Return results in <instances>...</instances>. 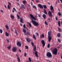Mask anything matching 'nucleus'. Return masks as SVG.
Wrapping results in <instances>:
<instances>
[{"mask_svg":"<svg viewBox=\"0 0 62 62\" xmlns=\"http://www.w3.org/2000/svg\"><path fill=\"white\" fill-rule=\"evenodd\" d=\"M32 8H37L35 6H33L32 7Z\"/></svg>","mask_w":62,"mask_h":62,"instance_id":"nucleus-43","label":"nucleus"},{"mask_svg":"<svg viewBox=\"0 0 62 62\" xmlns=\"http://www.w3.org/2000/svg\"><path fill=\"white\" fill-rule=\"evenodd\" d=\"M40 38L42 39V38H44V35L43 34H42L41 35V36L40 37Z\"/></svg>","mask_w":62,"mask_h":62,"instance_id":"nucleus-16","label":"nucleus"},{"mask_svg":"<svg viewBox=\"0 0 62 62\" xmlns=\"http://www.w3.org/2000/svg\"><path fill=\"white\" fill-rule=\"evenodd\" d=\"M7 41L8 43H9V39H7Z\"/></svg>","mask_w":62,"mask_h":62,"instance_id":"nucleus-37","label":"nucleus"},{"mask_svg":"<svg viewBox=\"0 0 62 62\" xmlns=\"http://www.w3.org/2000/svg\"><path fill=\"white\" fill-rule=\"evenodd\" d=\"M43 7H44V8H47V6L46 5H43Z\"/></svg>","mask_w":62,"mask_h":62,"instance_id":"nucleus-29","label":"nucleus"},{"mask_svg":"<svg viewBox=\"0 0 62 62\" xmlns=\"http://www.w3.org/2000/svg\"><path fill=\"white\" fill-rule=\"evenodd\" d=\"M62 45L61 44H60L59 46L58 47V48H60V47H61V46H62Z\"/></svg>","mask_w":62,"mask_h":62,"instance_id":"nucleus-34","label":"nucleus"},{"mask_svg":"<svg viewBox=\"0 0 62 62\" xmlns=\"http://www.w3.org/2000/svg\"><path fill=\"white\" fill-rule=\"evenodd\" d=\"M12 12H14V11L13 10Z\"/></svg>","mask_w":62,"mask_h":62,"instance_id":"nucleus-62","label":"nucleus"},{"mask_svg":"<svg viewBox=\"0 0 62 62\" xmlns=\"http://www.w3.org/2000/svg\"><path fill=\"white\" fill-rule=\"evenodd\" d=\"M23 18L22 17L20 18V22L22 23H23Z\"/></svg>","mask_w":62,"mask_h":62,"instance_id":"nucleus-15","label":"nucleus"},{"mask_svg":"<svg viewBox=\"0 0 62 62\" xmlns=\"http://www.w3.org/2000/svg\"><path fill=\"white\" fill-rule=\"evenodd\" d=\"M17 45L18 47H21L22 45L21 43L19 42H18L17 43Z\"/></svg>","mask_w":62,"mask_h":62,"instance_id":"nucleus-8","label":"nucleus"},{"mask_svg":"<svg viewBox=\"0 0 62 62\" xmlns=\"http://www.w3.org/2000/svg\"><path fill=\"white\" fill-rule=\"evenodd\" d=\"M2 32L3 31H2V30H0V32L1 33V34H2Z\"/></svg>","mask_w":62,"mask_h":62,"instance_id":"nucleus-39","label":"nucleus"},{"mask_svg":"<svg viewBox=\"0 0 62 62\" xmlns=\"http://www.w3.org/2000/svg\"><path fill=\"white\" fill-rule=\"evenodd\" d=\"M5 7L6 8H7V6H6V5H4Z\"/></svg>","mask_w":62,"mask_h":62,"instance_id":"nucleus-54","label":"nucleus"},{"mask_svg":"<svg viewBox=\"0 0 62 62\" xmlns=\"http://www.w3.org/2000/svg\"><path fill=\"white\" fill-rule=\"evenodd\" d=\"M23 4L25 5V3H26V1H24V0L23 1Z\"/></svg>","mask_w":62,"mask_h":62,"instance_id":"nucleus-28","label":"nucleus"},{"mask_svg":"<svg viewBox=\"0 0 62 62\" xmlns=\"http://www.w3.org/2000/svg\"><path fill=\"white\" fill-rule=\"evenodd\" d=\"M8 8L9 9H10V6L9 4H8Z\"/></svg>","mask_w":62,"mask_h":62,"instance_id":"nucleus-27","label":"nucleus"},{"mask_svg":"<svg viewBox=\"0 0 62 62\" xmlns=\"http://www.w3.org/2000/svg\"><path fill=\"white\" fill-rule=\"evenodd\" d=\"M58 31L59 32H61V30L59 28H58Z\"/></svg>","mask_w":62,"mask_h":62,"instance_id":"nucleus-30","label":"nucleus"},{"mask_svg":"<svg viewBox=\"0 0 62 62\" xmlns=\"http://www.w3.org/2000/svg\"><path fill=\"white\" fill-rule=\"evenodd\" d=\"M19 52H20V53H21V52H22L21 51V50H20V49H19Z\"/></svg>","mask_w":62,"mask_h":62,"instance_id":"nucleus-56","label":"nucleus"},{"mask_svg":"<svg viewBox=\"0 0 62 62\" xmlns=\"http://www.w3.org/2000/svg\"><path fill=\"white\" fill-rule=\"evenodd\" d=\"M13 51L14 52H15L17 51V48L16 47H14L12 49Z\"/></svg>","mask_w":62,"mask_h":62,"instance_id":"nucleus-10","label":"nucleus"},{"mask_svg":"<svg viewBox=\"0 0 62 62\" xmlns=\"http://www.w3.org/2000/svg\"><path fill=\"white\" fill-rule=\"evenodd\" d=\"M20 9H22V7H20Z\"/></svg>","mask_w":62,"mask_h":62,"instance_id":"nucleus-59","label":"nucleus"},{"mask_svg":"<svg viewBox=\"0 0 62 62\" xmlns=\"http://www.w3.org/2000/svg\"><path fill=\"white\" fill-rule=\"evenodd\" d=\"M29 60L30 62H31V58H30V57L29 58Z\"/></svg>","mask_w":62,"mask_h":62,"instance_id":"nucleus-35","label":"nucleus"},{"mask_svg":"<svg viewBox=\"0 0 62 62\" xmlns=\"http://www.w3.org/2000/svg\"><path fill=\"white\" fill-rule=\"evenodd\" d=\"M58 40L59 42H61V40H60V39H58Z\"/></svg>","mask_w":62,"mask_h":62,"instance_id":"nucleus-41","label":"nucleus"},{"mask_svg":"<svg viewBox=\"0 0 62 62\" xmlns=\"http://www.w3.org/2000/svg\"><path fill=\"white\" fill-rule=\"evenodd\" d=\"M48 40L50 42L51 41V40L52 39V38L50 36H48Z\"/></svg>","mask_w":62,"mask_h":62,"instance_id":"nucleus-11","label":"nucleus"},{"mask_svg":"<svg viewBox=\"0 0 62 62\" xmlns=\"http://www.w3.org/2000/svg\"><path fill=\"white\" fill-rule=\"evenodd\" d=\"M36 34L37 36H39V33H36Z\"/></svg>","mask_w":62,"mask_h":62,"instance_id":"nucleus-47","label":"nucleus"},{"mask_svg":"<svg viewBox=\"0 0 62 62\" xmlns=\"http://www.w3.org/2000/svg\"><path fill=\"white\" fill-rule=\"evenodd\" d=\"M13 9H14V10L15 11H16V12H17V11H16V9H15V8H13Z\"/></svg>","mask_w":62,"mask_h":62,"instance_id":"nucleus-44","label":"nucleus"},{"mask_svg":"<svg viewBox=\"0 0 62 62\" xmlns=\"http://www.w3.org/2000/svg\"><path fill=\"white\" fill-rule=\"evenodd\" d=\"M21 7L22 8H23L24 9H25V7L24 6V5L23 4L21 5Z\"/></svg>","mask_w":62,"mask_h":62,"instance_id":"nucleus-19","label":"nucleus"},{"mask_svg":"<svg viewBox=\"0 0 62 62\" xmlns=\"http://www.w3.org/2000/svg\"><path fill=\"white\" fill-rule=\"evenodd\" d=\"M6 36H7V37H8V36H9V34H8V33L7 32H6Z\"/></svg>","mask_w":62,"mask_h":62,"instance_id":"nucleus-25","label":"nucleus"},{"mask_svg":"<svg viewBox=\"0 0 62 62\" xmlns=\"http://www.w3.org/2000/svg\"><path fill=\"white\" fill-rule=\"evenodd\" d=\"M48 20H48H49V21H50V18H49Z\"/></svg>","mask_w":62,"mask_h":62,"instance_id":"nucleus-63","label":"nucleus"},{"mask_svg":"<svg viewBox=\"0 0 62 62\" xmlns=\"http://www.w3.org/2000/svg\"><path fill=\"white\" fill-rule=\"evenodd\" d=\"M60 1L61 2V3H62V0H60Z\"/></svg>","mask_w":62,"mask_h":62,"instance_id":"nucleus-60","label":"nucleus"},{"mask_svg":"<svg viewBox=\"0 0 62 62\" xmlns=\"http://www.w3.org/2000/svg\"><path fill=\"white\" fill-rule=\"evenodd\" d=\"M8 4H9V5H11V3H10L9 2H8Z\"/></svg>","mask_w":62,"mask_h":62,"instance_id":"nucleus-57","label":"nucleus"},{"mask_svg":"<svg viewBox=\"0 0 62 62\" xmlns=\"http://www.w3.org/2000/svg\"><path fill=\"white\" fill-rule=\"evenodd\" d=\"M17 17L18 19H20V16H19L18 15H17Z\"/></svg>","mask_w":62,"mask_h":62,"instance_id":"nucleus-40","label":"nucleus"},{"mask_svg":"<svg viewBox=\"0 0 62 62\" xmlns=\"http://www.w3.org/2000/svg\"><path fill=\"white\" fill-rule=\"evenodd\" d=\"M61 24H62V21H61Z\"/></svg>","mask_w":62,"mask_h":62,"instance_id":"nucleus-64","label":"nucleus"},{"mask_svg":"<svg viewBox=\"0 0 62 62\" xmlns=\"http://www.w3.org/2000/svg\"><path fill=\"white\" fill-rule=\"evenodd\" d=\"M60 36H61V34L60 33H58L57 34V36L58 38H60Z\"/></svg>","mask_w":62,"mask_h":62,"instance_id":"nucleus-20","label":"nucleus"},{"mask_svg":"<svg viewBox=\"0 0 62 62\" xmlns=\"http://www.w3.org/2000/svg\"><path fill=\"white\" fill-rule=\"evenodd\" d=\"M36 1L37 2H39V0H36Z\"/></svg>","mask_w":62,"mask_h":62,"instance_id":"nucleus-58","label":"nucleus"},{"mask_svg":"<svg viewBox=\"0 0 62 62\" xmlns=\"http://www.w3.org/2000/svg\"><path fill=\"white\" fill-rule=\"evenodd\" d=\"M48 14L49 15V17H53V15H52L51 11H49Z\"/></svg>","mask_w":62,"mask_h":62,"instance_id":"nucleus-7","label":"nucleus"},{"mask_svg":"<svg viewBox=\"0 0 62 62\" xmlns=\"http://www.w3.org/2000/svg\"><path fill=\"white\" fill-rule=\"evenodd\" d=\"M50 10L52 12V13H54V7L52 6H51L50 7Z\"/></svg>","mask_w":62,"mask_h":62,"instance_id":"nucleus-5","label":"nucleus"},{"mask_svg":"<svg viewBox=\"0 0 62 62\" xmlns=\"http://www.w3.org/2000/svg\"><path fill=\"white\" fill-rule=\"evenodd\" d=\"M51 34L52 32L50 31H49L48 33V36H50L51 35Z\"/></svg>","mask_w":62,"mask_h":62,"instance_id":"nucleus-12","label":"nucleus"},{"mask_svg":"<svg viewBox=\"0 0 62 62\" xmlns=\"http://www.w3.org/2000/svg\"><path fill=\"white\" fill-rule=\"evenodd\" d=\"M30 16L31 18V21L32 23L35 26H38L39 25V24L38 22H37L36 21L34 20H36V18H35L33 15L31 14L30 15ZM33 19L34 20H33Z\"/></svg>","mask_w":62,"mask_h":62,"instance_id":"nucleus-1","label":"nucleus"},{"mask_svg":"<svg viewBox=\"0 0 62 62\" xmlns=\"http://www.w3.org/2000/svg\"><path fill=\"white\" fill-rule=\"evenodd\" d=\"M0 11L1 12H2V13H3L4 12L3 11V10H1Z\"/></svg>","mask_w":62,"mask_h":62,"instance_id":"nucleus-53","label":"nucleus"},{"mask_svg":"<svg viewBox=\"0 0 62 62\" xmlns=\"http://www.w3.org/2000/svg\"><path fill=\"white\" fill-rule=\"evenodd\" d=\"M46 56L48 57H52V54H51V53L50 52L47 53Z\"/></svg>","mask_w":62,"mask_h":62,"instance_id":"nucleus-4","label":"nucleus"},{"mask_svg":"<svg viewBox=\"0 0 62 62\" xmlns=\"http://www.w3.org/2000/svg\"><path fill=\"white\" fill-rule=\"evenodd\" d=\"M10 16L11 18H12L13 20H14V16H13V15H10Z\"/></svg>","mask_w":62,"mask_h":62,"instance_id":"nucleus-17","label":"nucleus"},{"mask_svg":"<svg viewBox=\"0 0 62 62\" xmlns=\"http://www.w3.org/2000/svg\"><path fill=\"white\" fill-rule=\"evenodd\" d=\"M16 56L17 57V58H19V55H18V54H16Z\"/></svg>","mask_w":62,"mask_h":62,"instance_id":"nucleus-51","label":"nucleus"},{"mask_svg":"<svg viewBox=\"0 0 62 62\" xmlns=\"http://www.w3.org/2000/svg\"><path fill=\"white\" fill-rule=\"evenodd\" d=\"M31 44L33 46H34V43L32 42H31Z\"/></svg>","mask_w":62,"mask_h":62,"instance_id":"nucleus-48","label":"nucleus"},{"mask_svg":"<svg viewBox=\"0 0 62 62\" xmlns=\"http://www.w3.org/2000/svg\"><path fill=\"white\" fill-rule=\"evenodd\" d=\"M33 38L35 39V40L36 39V36H35V35H34V34H33Z\"/></svg>","mask_w":62,"mask_h":62,"instance_id":"nucleus-22","label":"nucleus"},{"mask_svg":"<svg viewBox=\"0 0 62 62\" xmlns=\"http://www.w3.org/2000/svg\"><path fill=\"white\" fill-rule=\"evenodd\" d=\"M41 43L43 45V47L44 48V47L45 46V41L44 40H42L41 41Z\"/></svg>","mask_w":62,"mask_h":62,"instance_id":"nucleus-6","label":"nucleus"},{"mask_svg":"<svg viewBox=\"0 0 62 62\" xmlns=\"http://www.w3.org/2000/svg\"><path fill=\"white\" fill-rule=\"evenodd\" d=\"M6 27L7 28V29H8V25H6Z\"/></svg>","mask_w":62,"mask_h":62,"instance_id":"nucleus-33","label":"nucleus"},{"mask_svg":"<svg viewBox=\"0 0 62 62\" xmlns=\"http://www.w3.org/2000/svg\"><path fill=\"white\" fill-rule=\"evenodd\" d=\"M57 53V49L56 48H55L54 50H53V53L54 54L56 55Z\"/></svg>","mask_w":62,"mask_h":62,"instance_id":"nucleus-2","label":"nucleus"},{"mask_svg":"<svg viewBox=\"0 0 62 62\" xmlns=\"http://www.w3.org/2000/svg\"><path fill=\"white\" fill-rule=\"evenodd\" d=\"M26 39L28 42H30V41H31V39H30L27 38Z\"/></svg>","mask_w":62,"mask_h":62,"instance_id":"nucleus-9","label":"nucleus"},{"mask_svg":"<svg viewBox=\"0 0 62 62\" xmlns=\"http://www.w3.org/2000/svg\"><path fill=\"white\" fill-rule=\"evenodd\" d=\"M27 23H28L29 24L30 27H31L32 26V25H31V24L30 23H29V22Z\"/></svg>","mask_w":62,"mask_h":62,"instance_id":"nucleus-24","label":"nucleus"},{"mask_svg":"<svg viewBox=\"0 0 62 62\" xmlns=\"http://www.w3.org/2000/svg\"><path fill=\"white\" fill-rule=\"evenodd\" d=\"M50 47V43L48 44L47 46V47L48 48H49Z\"/></svg>","mask_w":62,"mask_h":62,"instance_id":"nucleus-23","label":"nucleus"},{"mask_svg":"<svg viewBox=\"0 0 62 62\" xmlns=\"http://www.w3.org/2000/svg\"><path fill=\"white\" fill-rule=\"evenodd\" d=\"M38 6L41 8H43V6L42 5H41L40 4H39L38 5Z\"/></svg>","mask_w":62,"mask_h":62,"instance_id":"nucleus-14","label":"nucleus"},{"mask_svg":"<svg viewBox=\"0 0 62 62\" xmlns=\"http://www.w3.org/2000/svg\"><path fill=\"white\" fill-rule=\"evenodd\" d=\"M17 59L18 60V62H20V58H17Z\"/></svg>","mask_w":62,"mask_h":62,"instance_id":"nucleus-38","label":"nucleus"},{"mask_svg":"<svg viewBox=\"0 0 62 62\" xmlns=\"http://www.w3.org/2000/svg\"><path fill=\"white\" fill-rule=\"evenodd\" d=\"M44 13H45V14H47V12H46V11L45 10V9H44Z\"/></svg>","mask_w":62,"mask_h":62,"instance_id":"nucleus-26","label":"nucleus"},{"mask_svg":"<svg viewBox=\"0 0 62 62\" xmlns=\"http://www.w3.org/2000/svg\"><path fill=\"white\" fill-rule=\"evenodd\" d=\"M11 31H13V29H11Z\"/></svg>","mask_w":62,"mask_h":62,"instance_id":"nucleus-61","label":"nucleus"},{"mask_svg":"<svg viewBox=\"0 0 62 62\" xmlns=\"http://www.w3.org/2000/svg\"><path fill=\"white\" fill-rule=\"evenodd\" d=\"M25 48L26 49H28V46H25Z\"/></svg>","mask_w":62,"mask_h":62,"instance_id":"nucleus-45","label":"nucleus"},{"mask_svg":"<svg viewBox=\"0 0 62 62\" xmlns=\"http://www.w3.org/2000/svg\"><path fill=\"white\" fill-rule=\"evenodd\" d=\"M27 54L26 53H25L24 54V56H26V55H27Z\"/></svg>","mask_w":62,"mask_h":62,"instance_id":"nucleus-49","label":"nucleus"},{"mask_svg":"<svg viewBox=\"0 0 62 62\" xmlns=\"http://www.w3.org/2000/svg\"><path fill=\"white\" fill-rule=\"evenodd\" d=\"M58 23L59 26H60V22L59 21L58 22Z\"/></svg>","mask_w":62,"mask_h":62,"instance_id":"nucleus-32","label":"nucleus"},{"mask_svg":"<svg viewBox=\"0 0 62 62\" xmlns=\"http://www.w3.org/2000/svg\"><path fill=\"white\" fill-rule=\"evenodd\" d=\"M55 19L57 21L58 20V19H57V17H55Z\"/></svg>","mask_w":62,"mask_h":62,"instance_id":"nucleus-52","label":"nucleus"},{"mask_svg":"<svg viewBox=\"0 0 62 62\" xmlns=\"http://www.w3.org/2000/svg\"><path fill=\"white\" fill-rule=\"evenodd\" d=\"M45 24H46V25H48V23H47V22L45 21Z\"/></svg>","mask_w":62,"mask_h":62,"instance_id":"nucleus-42","label":"nucleus"},{"mask_svg":"<svg viewBox=\"0 0 62 62\" xmlns=\"http://www.w3.org/2000/svg\"><path fill=\"white\" fill-rule=\"evenodd\" d=\"M43 16L44 19H46V15L45 14H44Z\"/></svg>","mask_w":62,"mask_h":62,"instance_id":"nucleus-18","label":"nucleus"},{"mask_svg":"<svg viewBox=\"0 0 62 62\" xmlns=\"http://www.w3.org/2000/svg\"><path fill=\"white\" fill-rule=\"evenodd\" d=\"M23 33H24V34L25 35H29V36H30V32H28L27 33H26V30H25V29H23Z\"/></svg>","mask_w":62,"mask_h":62,"instance_id":"nucleus-3","label":"nucleus"},{"mask_svg":"<svg viewBox=\"0 0 62 62\" xmlns=\"http://www.w3.org/2000/svg\"><path fill=\"white\" fill-rule=\"evenodd\" d=\"M38 53L37 51H36L35 52V54L37 57H38Z\"/></svg>","mask_w":62,"mask_h":62,"instance_id":"nucleus-13","label":"nucleus"},{"mask_svg":"<svg viewBox=\"0 0 62 62\" xmlns=\"http://www.w3.org/2000/svg\"><path fill=\"white\" fill-rule=\"evenodd\" d=\"M58 14L59 16H61V15H62L61 14V13H58Z\"/></svg>","mask_w":62,"mask_h":62,"instance_id":"nucleus-36","label":"nucleus"},{"mask_svg":"<svg viewBox=\"0 0 62 62\" xmlns=\"http://www.w3.org/2000/svg\"><path fill=\"white\" fill-rule=\"evenodd\" d=\"M15 32L16 34V35H18V32H17V31L16 30H15Z\"/></svg>","mask_w":62,"mask_h":62,"instance_id":"nucleus-31","label":"nucleus"},{"mask_svg":"<svg viewBox=\"0 0 62 62\" xmlns=\"http://www.w3.org/2000/svg\"><path fill=\"white\" fill-rule=\"evenodd\" d=\"M25 26H26L25 24H24L23 27L24 28H25Z\"/></svg>","mask_w":62,"mask_h":62,"instance_id":"nucleus-46","label":"nucleus"},{"mask_svg":"<svg viewBox=\"0 0 62 62\" xmlns=\"http://www.w3.org/2000/svg\"><path fill=\"white\" fill-rule=\"evenodd\" d=\"M47 61H48V62H51V61L49 60H47Z\"/></svg>","mask_w":62,"mask_h":62,"instance_id":"nucleus-55","label":"nucleus"},{"mask_svg":"<svg viewBox=\"0 0 62 62\" xmlns=\"http://www.w3.org/2000/svg\"><path fill=\"white\" fill-rule=\"evenodd\" d=\"M33 50L34 51H36V46H34V48Z\"/></svg>","mask_w":62,"mask_h":62,"instance_id":"nucleus-21","label":"nucleus"},{"mask_svg":"<svg viewBox=\"0 0 62 62\" xmlns=\"http://www.w3.org/2000/svg\"><path fill=\"white\" fill-rule=\"evenodd\" d=\"M8 49H10V46H8Z\"/></svg>","mask_w":62,"mask_h":62,"instance_id":"nucleus-50","label":"nucleus"}]
</instances>
